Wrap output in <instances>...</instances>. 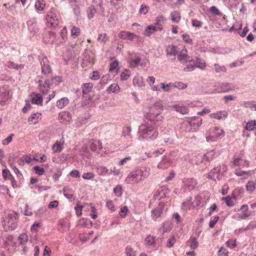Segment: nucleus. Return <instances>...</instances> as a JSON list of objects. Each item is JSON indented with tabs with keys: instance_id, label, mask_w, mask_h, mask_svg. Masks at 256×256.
Wrapping results in <instances>:
<instances>
[{
	"instance_id": "1",
	"label": "nucleus",
	"mask_w": 256,
	"mask_h": 256,
	"mask_svg": "<svg viewBox=\"0 0 256 256\" xmlns=\"http://www.w3.org/2000/svg\"><path fill=\"white\" fill-rule=\"evenodd\" d=\"M158 124L156 122H144L139 126L138 133L140 140H152L158 136L156 128Z\"/></svg>"
},
{
	"instance_id": "2",
	"label": "nucleus",
	"mask_w": 256,
	"mask_h": 256,
	"mask_svg": "<svg viewBox=\"0 0 256 256\" xmlns=\"http://www.w3.org/2000/svg\"><path fill=\"white\" fill-rule=\"evenodd\" d=\"M18 218V214L15 212L8 210L4 212L2 224L5 231L12 230L16 228Z\"/></svg>"
},
{
	"instance_id": "3",
	"label": "nucleus",
	"mask_w": 256,
	"mask_h": 256,
	"mask_svg": "<svg viewBox=\"0 0 256 256\" xmlns=\"http://www.w3.org/2000/svg\"><path fill=\"white\" fill-rule=\"evenodd\" d=\"M150 172V168L146 166L137 168L128 174L126 180L128 182L134 181L138 183L146 178L149 176Z\"/></svg>"
},
{
	"instance_id": "4",
	"label": "nucleus",
	"mask_w": 256,
	"mask_h": 256,
	"mask_svg": "<svg viewBox=\"0 0 256 256\" xmlns=\"http://www.w3.org/2000/svg\"><path fill=\"white\" fill-rule=\"evenodd\" d=\"M202 119L200 117L194 116L188 121L184 122L181 124V128L186 132L196 131L201 126Z\"/></svg>"
},
{
	"instance_id": "5",
	"label": "nucleus",
	"mask_w": 256,
	"mask_h": 256,
	"mask_svg": "<svg viewBox=\"0 0 256 256\" xmlns=\"http://www.w3.org/2000/svg\"><path fill=\"white\" fill-rule=\"evenodd\" d=\"M226 167L225 165L218 166L212 168L208 174V178L213 180H220L224 176V172L226 171Z\"/></svg>"
},
{
	"instance_id": "6",
	"label": "nucleus",
	"mask_w": 256,
	"mask_h": 256,
	"mask_svg": "<svg viewBox=\"0 0 256 256\" xmlns=\"http://www.w3.org/2000/svg\"><path fill=\"white\" fill-rule=\"evenodd\" d=\"M10 89L8 85H4L0 88V104L4 106L8 100Z\"/></svg>"
},
{
	"instance_id": "7",
	"label": "nucleus",
	"mask_w": 256,
	"mask_h": 256,
	"mask_svg": "<svg viewBox=\"0 0 256 256\" xmlns=\"http://www.w3.org/2000/svg\"><path fill=\"white\" fill-rule=\"evenodd\" d=\"M46 20L48 22V26L50 28H56L59 24V20L56 14L52 12L48 13L46 16Z\"/></svg>"
},
{
	"instance_id": "8",
	"label": "nucleus",
	"mask_w": 256,
	"mask_h": 256,
	"mask_svg": "<svg viewBox=\"0 0 256 256\" xmlns=\"http://www.w3.org/2000/svg\"><path fill=\"white\" fill-rule=\"evenodd\" d=\"M145 118L148 120V122H156L158 124V120H161L162 116L159 112H154L153 109H150V112L145 115Z\"/></svg>"
},
{
	"instance_id": "9",
	"label": "nucleus",
	"mask_w": 256,
	"mask_h": 256,
	"mask_svg": "<svg viewBox=\"0 0 256 256\" xmlns=\"http://www.w3.org/2000/svg\"><path fill=\"white\" fill-rule=\"evenodd\" d=\"M40 63L42 68V73L46 76L52 72L51 67L48 64V60L46 56H43L40 60Z\"/></svg>"
},
{
	"instance_id": "10",
	"label": "nucleus",
	"mask_w": 256,
	"mask_h": 256,
	"mask_svg": "<svg viewBox=\"0 0 256 256\" xmlns=\"http://www.w3.org/2000/svg\"><path fill=\"white\" fill-rule=\"evenodd\" d=\"M38 88L40 91L43 94H48L50 88V82L48 78H46L44 81L42 80H38Z\"/></svg>"
},
{
	"instance_id": "11",
	"label": "nucleus",
	"mask_w": 256,
	"mask_h": 256,
	"mask_svg": "<svg viewBox=\"0 0 256 256\" xmlns=\"http://www.w3.org/2000/svg\"><path fill=\"white\" fill-rule=\"evenodd\" d=\"M234 88V86L230 83L222 82L218 86V92H226Z\"/></svg>"
},
{
	"instance_id": "12",
	"label": "nucleus",
	"mask_w": 256,
	"mask_h": 256,
	"mask_svg": "<svg viewBox=\"0 0 256 256\" xmlns=\"http://www.w3.org/2000/svg\"><path fill=\"white\" fill-rule=\"evenodd\" d=\"M28 28L32 35H34L38 32L37 24L34 19L30 20L27 22Z\"/></svg>"
},
{
	"instance_id": "13",
	"label": "nucleus",
	"mask_w": 256,
	"mask_h": 256,
	"mask_svg": "<svg viewBox=\"0 0 256 256\" xmlns=\"http://www.w3.org/2000/svg\"><path fill=\"white\" fill-rule=\"evenodd\" d=\"M31 102L33 104L38 106H42L43 99L42 96L40 94L32 92L30 94Z\"/></svg>"
},
{
	"instance_id": "14",
	"label": "nucleus",
	"mask_w": 256,
	"mask_h": 256,
	"mask_svg": "<svg viewBox=\"0 0 256 256\" xmlns=\"http://www.w3.org/2000/svg\"><path fill=\"white\" fill-rule=\"evenodd\" d=\"M163 211V206L159 205L152 211V218L154 221L161 216Z\"/></svg>"
},
{
	"instance_id": "15",
	"label": "nucleus",
	"mask_w": 256,
	"mask_h": 256,
	"mask_svg": "<svg viewBox=\"0 0 256 256\" xmlns=\"http://www.w3.org/2000/svg\"><path fill=\"white\" fill-rule=\"evenodd\" d=\"M219 154L220 153L218 152H216L214 150H210L204 155L203 160L210 162L214 158H216Z\"/></svg>"
},
{
	"instance_id": "16",
	"label": "nucleus",
	"mask_w": 256,
	"mask_h": 256,
	"mask_svg": "<svg viewBox=\"0 0 256 256\" xmlns=\"http://www.w3.org/2000/svg\"><path fill=\"white\" fill-rule=\"evenodd\" d=\"M118 36L123 40H132L134 38H138V36L135 35L134 33L130 32L122 31L119 34Z\"/></svg>"
},
{
	"instance_id": "17",
	"label": "nucleus",
	"mask_w": 256,
	"mask_h": 256,
	"mask_svg": "<svg viewBox=\"0 0 256 256\" xmlns=\"http://www.w3.org/2000/svg\"><path fill=\"white\" fill-rule=\"evenodd\" d=\"M166 52L167 56H176L178 52V48L172 44L168 45L166 46Z\"/></svg>"
},
{
	"instance_id": "18",
	"label": "nucleus",
	"mask_w": 256,
	"mask_h": 256,
	"mask_svg": "<svg viewBox=\"0 0 256 256\" xmlns=\"http://www.w3.org/2000/svg\"><path fill=\"white\" fill-rule=\"evenodd\" d=\"M172 164L170 160L167 158L164 157L158 164V167L159 168L165 169L168 168Z\"/></svg>"
},
{
	"instance_id": "19",
	"label": "nucleus",
	"mask_w": 256,
	"mask_h": 256,
	"mask_svg": "<svg viewBox=\"0 0 256 256\" xmlns=\"http://www.w3.org/2000/svg\"><path fill=\"white\" fill-rule=\"evenodd\" d=\"M172 108L177 112L182 114H186L188 112V108L182 105L176 104L172 106Z\"/></svg>"
},
{
	"instance_id": "20",
	"label": "nucleus",
	"mask_w": 256,
	"mask_h": 256,
	"mask_svg": "<svg viewBox=\"0 0 256 256\" xmlns=\"http://www.w3.org/2000/svg\"><path fill=\"white\" fill-rule=\"evenodd\" d=\"M210 116L212 118L221 120L226 118L228 116V113L226 111H220L216 113L211 114H210Z\"/></svg>"
},
{
	"instance_id": "21",
	"label": "nucleus",
	"mask_w": 256,
	"mask_h": 256,
	"mask_svg": "<svg viewBox=\"0 0 256 256\" xmlns=\"http://www.w3.org/2000/svg\"><path fill=\"white\" fill-rule=\"evenodd\" d=\"M172 226L170 222H165L162 224V226L160 228L159 230L164 234L166 232H170L172 230Z\"/></svg>"
},
{
	"instance_id": "22",
	"label": "nucleus",
	"mask_w": 256,
	"mask_h": 256,
	"mask_svg": "<svg viewBox=\"0 0 256 256\" xmlns=\"http://www.w3.org/2000/svg\"><path fill=\"white\" fill-rule=\"evenodd\" d=\"M41 114L38 112L34 113L29 118L28 121L30 124H36L38 122V120L40 118Z\"/></svg>"
},
{
	"instance_id": "23",
	"label": "nucleus",
	"mask_w": 256,
	"mask_h": 256,
	"mask_svg": "<svg viewBox=\"0 0 256 256\" xmlns=\"http://www.w3.org/2000/svg\"><path fill=\"white\" fill-rule=\"evenodd\" d=\"M69 102L68 98H63L56 102V106L59 108H63L66 106Z\"/></svg>"
},
{
	"instance_id": "24",
	"label": "nucleus",
	"mask_w": 256,
	"mask_h": 256,
	"mask_svg": "<svg viewBox=\"0 0 256 256\" xmlns=\"http://www.w3.org/2000/svg\"><path fill=\"white\" fill-rule=\"evenodd\" d=\"M86 12L88 18L89 20H90L94 17L96 12V10L94 6H90L88 8Z\"/></svg>"
},
{
	"instance_id": "25",
	"label": "nucleus",
	"mask_w": 256,
	"mask_h": 256,
	"mask_svg": "<svg viewBox=\"0 0 256 256\" xmlns=\"http://www.w3.org/2000/svg\"><path fill=\"white\" fill-rule=\"evenodd\" d=\"M90 149L92 151L95 152L98 150H101L102 148V144L98 140H94L90 144Z\"/></svg>"
},
{
	"instance_id": "26",
	"label": "nucleus",
	"mask_w": 256,
	"mask_h": 256,
	"mask_svg": "<svg viewBox=\"0 0 256 256\" xmlns=\"http://www.w3.org/2000/svg\"><path fill=\"white\" fill-rule=\"evenodd\" d=\"M93 87L92 83L88 82L83 84L82 86V92L84 94H87L91 92L92 89Z\"/></svg>"
},
{
	"instance_id": "27",
	"label": "nucleus",
	"mask_w": 256,
	"mask_h": 256,
	"mask_svg": "<svg viewBox=\"0 0 256 256\" xmlns=\"http://www.w3.org/2000/svg\"><path fill=\"white\" fill-rule=\"evenodd\" d=\"M192 61L196 64V66L200 69H204L206 66L204 60H201L198 57H196V60Z\"/></svg>"
},
{
	"instance_id": "28",
	"label": "nucleus",
	"mask_w": 256,
	"mask_h": 256,
	"mask_svg": "<svg viewBox=\"0 0 256 256\" xmlns=\"http://www.w3.org/2000/svg\"><path fill=\"white\" fill-rule=\"evenodd\" d=\"M178 59L182 63L192 61V60L190 59V56L186 54L182 53V52H181L180 54H178Z\"/></svg>"
},
{
	"instance_id": "29",
	"label": "nucleus",
	"mask_w": 256,
	"mask_h": 256,
	"mask_svg": "<svg viewBox=\"0 0 256 256\" xmlns=\"http://www.w3.org/2000/svg\"><path fill=\"white\" fill-rule=\"evenodd\" d=\"M189 244V246L192 250L196 249L198 245V242L196 238H191L188 242Z\"/></svg>"
},
{
	"instance_id": "30",
	"label": "nucleus",
	"mask_w": 256,
	"mask_h": 256,
	"mask_svg": "<svg viewBox=\"0 0 256 256\" xmlns=\"http://www.w3.org/2000/svg\"><path fill=\"white\" fill-rule=\"evenodd\" d=\"M256 128V120H250L248 122L245 126L246 130L250 131L253 130Z\"/></svg>"
},
{
	"instance_id": "31",
	"label": "nucleus",
	"mask_w": 256,
	"mask_h": 256,
	"mask_svg": "<svg viewBox=\"0 0 256 256\" xmlns=\"http://www.w3.org/2000/svg\"><path fill=\"white\" fill-rule=\"evenodd\" d=\"M170 16L172 20L174 22L178 23L180 20V14L177 11H174V12L171 13Z\"/></svg>"
},
{
	"instance_id": "32",
	"label": "nucleus",
	"mask_w": 256,
	"mask_h": 256,
	"mask_svg": "<svg viewBox=\"0 0 256 256\" xmlns=\"http://www.w3.org/2000/svg\"><path fill=\"white\" fill-rule=\"evenodd\" d=\"M162 108V104L161 102H158L154 103V106L151 107L150 109H153V111L156 112H159L160 114Z\"/></svg>"
},
{
	"instance_id": "33",
	"label": "nucleus",
	"mask_w": 256,
	"mask_h": 256,
	"mask_svg": "<svg viewBox=\"0 0 256 256\" xmlns=\"http://www.w3.org/2000/svg\"><path fill=\"white\" fill-rule=\"evenodd\" d=\"M45 3L44 0H38L35 4L36 10L41 11L44 9Z\"/></svg>"
},
{
	"instance_id": "34",
	"label": "nucleus",
	"mask_w": 256,
	"mask_h": 256,
	"mask_svg": "<svg viewBox=\"0 0 256 256\" xmlns=\"http://www.w3.org/2000/svg\"><path fill=\"white\" fill-rule=\"evenodd\" d=\"M256 186V182L254 181H249L246 184L247 191L252 192L254 190Z\"/></svg>"
},
{
	"instance_id": "35",
	"label": "nucleus",
	"mask_w": 256,
	"mask_h": 256,
	"mask_svg": "<svg viewBox=\"0 0 256 256\" xmlns=\"http://www.w3.org/2000/svg\"><path fill=\"white\" fill-rule=\"evenodd\" d=\"M214 68L215 72L217 73L221 72H226V68L224 66H220L218 64H214Z\"/></svg>"
},
{
	"instance_id": "36",
	"label": "nucleus",
	"mask_w": 256,
	"mask_h": 256,
	"mask_svg": "<svg viewBox=\"0 0 256 256\" xmlns=\"http://www.w3.org/2000/svg\"><path fill=\"white\" fill-rule=\"evenodd\" d=\"M133 83L134 85L137 84L138 86H144V84L142 80V77L134 76L133 80Z\"/></svg>"
},
{
	"instance_id": "37",
	"label": "nucleus",
	"mask_w": 256,
	"mask_h": 256,
	"mask_svg": "<svg viewBox=\"0 0 256 256\" xmlns=\"http://www.w3.org/2000/svg\"><path fill=\"white\" fill-rule=\"evenodd\" d=\"M2 176L5 180L11 179L14 180V177L8 169H4L2 170Z\"/></svg>"
},
{
	"instance_id": "38",
	"label": "nucleus",
	"mask_w": 256,
	"mask_h": 256,
	"mask_svg": "<svg viewBox=\"0 0 256 256\" xmlns=\"http://www.w3.org/2000/svg\"><path fill=\"white\" fill-rule=\"evenodd\" d=\"M156 26L153 25H150L145 29L144 34L148 36H149L152 33V32L151 30H153V31H156Z\"/></svg>"
},
{
	"instance_id": "39",
	"label": "nucleus",
	"mask_w": 256,
	"mask_h": 256,
	"mask_svg": "<svg viewBox=\"0 0 256 256\" xmlns=\"http://www.w3.org/2000/svg\"><path fill=\"white\" fill-rule=\"evenodd\" d=\"M8 67L10 68H14L16 70L22 69L24 67V64H18L12 62H8Z\"/></svg>"
},
{
	"instance_id": "40",
	"label": "nucleus",
	"mask_w": 256,
	"mask_h": 256,
	"mask_svg": "<svg viewBox=\"0 0 256 256\" xmlns=\"http://www.w3.org/2000/svg\"><path fill=\"white\" fill-rule=\"evenodd\" d=\"M48 35L50 36V40L52 44H56L58 36L55 32L50 31L49 32Z\"/></svg>"
},
{
	"instance_id": "41",
	"label": "nucleus",
	"mask_w": 256,
	"mask_h": 256,
	"mask_svg": "<svg viewBox=\"0 0 256 256\" xmlns=\"http://www.w3.org/2000/svg\"><path fill=\"white\" fill-rule=\"evenodd\" d=\"M52 150L55 152H60L62 150V144L60 142H56L55 144H54L52 147Z\"/></svg>"
},
{
	"instance_id": "42",
	"label": "nucleus",
	"mask_w": 256,
	"mask_h": 256,
	"mask_svg": "<svg viewBox=\"0 0 256 256\" xmlns=\"http://www.w3.org/2000/svg\"><path fill=\"white\" fill-rule=\"evenodd\" d=\"M120 90V87L118 84H113L109 86L107 89L108 92L110 93V92H118Z\"/></svg>"
},
{
	"instance_id": "43",
	"label": "nucleus",
	"mask_w": 256,
	"mask_h": 256,
	"mask_svg": "<svg viewBox=\"0 0 256 256\" xmlns=\"http://www.w3.org/2000/svg\"><path fill=\"white\" fill-rule=\"evenodd\" d=\"M80 29L75 26H72L71 29V35L72 38H75L80 34Z\"/></svg>"
},
{
	"instance_id": "44",
	"label": "nucleus",
	"mask_w": 256,
	"mask_h": 256,
	"mask_svg": "<svg viewBox=\"0 0 256 256\" xmlns=\"http://www.w3.org/2000/svg\"><path fill=\"white\" fill-rule=\"evenodd\" d=\"M131 128L130 126L124 127L122 129V136L127 138H131Z\"/></svg>"
},
{
	"instance_id": "45",
	"label": "nucleus",
	"mask_w": 256,
	"mask_h": 256,
	"mask_svg": "<svg viewBox=\"0 0 256 256\" xmlns=\"http://www.w3.org/2000/svg\"><path fill=\"white\" fill-rule=\"evenodd\" d=\"M130 75V72L129 70H125L120 74L122 80H127Z\"/></svg>"
},
{
	"instance_id": "46",
	"label": "nucleus",
	"mask_w": 256,
	"mask_h": 256,
	"mask_svg": "<svg viewBox=\"0 0 256 256\" xmlns=\"http://www.w3.org/2000/svg\"><path fill=\"white\" fill-rule=\"evenodd\" d=\"M128 208L126 206H124L120 208V210L119 212L120 216L122 218H124L126 217L128 212Z\"/></svg>"
},
{
	"instance_id": "47",
	"label": "nucleus",
	"mask_w": 256,
	"mask_h": 256,
	"mask_svg": "<svg viewBox=\"0 0 256 256\" xmlns=\"http://www.w3.org/2000/svg\"><path fill=\"white\" fill-rule=\"evenodd\" d=\"M145 241L148 245L152 246L155 244V238L149 235L146 238Z\"/></svg>"
},
{
	"instance_id": "48",
	"label": "nucleus",
	"mask_w": 256,
	"mask_h": 256,
	"mask_svg": "<svg viewBox=\"0 0 256 256\" xmlns=\"http://www.w3.org/2000/svg\"><path fill=\"white\" fill-rule=\"evenodd\" d=\"M98 173L100 175H106L108 172V168L103 166H100L97 168Z\"/></svg>"
},
{
	"instance_id": "49",
	"label": "nucleus",
	"mask_w": 256,
	"mask_h": 256,
	"mask_svg": "<svg viewBox=\"0 0 256 256\" xmlns=\"http://www.w3.org/2000/svg\"><path fill=\"white\" fill-rule=\"evenodd\" d=\"M13 237L12 236H8L6 238V240L4 242V245L5 247L8 246L12 245L14 242H12Z\"/></svg>"
},
{
	"instance_id": "50",
	"label": "nucleus",
	"mask_w": 256,
	"mask_h": 256,
	"mask_svg": "<svg viewBox=\"0 0 256 256\" xmlns=\"http://www.w3.org/2000/svg\"><path fill=\"white\" fill-rule=\"evenodd\" d=\"M172 86V84L169 83L168 84H165L163 82L160 83V87L166 92H168L170 90L171 87Z\"/></svg>"
},
{
	"instance_id": "51",
	"label": "nucleus",
	"mask_w": 256,
	"mask_h": 256,
	"mask_svg": "<svg viewBox=\"0 0 256 256\" xmlns=\"http://www.w3.org/2000/svg\"><path fill=\"white\" fill-rule=\"evenodd\" d=\"M172 86L180 90H184L187 87V84L182 82H176L174 84H172Z\"/></svg>"
},
{
	"instance_id": "52",
	"label": "nucleus",
	"mask_w": 256,
	"mask_h": 256,
	"mask_svg": "<svg viewBox=\"0 0 256 256\" xmlns=\"http://www.w3.org/2000/svg\"><path fill=\"white\" fill-rule=\"evenodd\" d=\"M114 192L117 196H121L122 194V186L120 185L116 186L114 188Z\"/></svg>"
},
{
	"instance_id": "53",
	"label": "nucleus",
	"mask_w": 256,
	"mask_h": 256,
	"mask_svg": "<svg viewBox=\"0 0 256 256\" xmlns=\"http://www.w3.org/2000/svg\"><path fill=\"white\" fill-rule=\"evenodd\" d=\"M18 240L20 242V244H24L28 241V236L27 235L23 233L18 236Z\"/></svg>"
},
{
	"instance_id": "54",
	"label": "nucleus",
	"mask_w": 256,
	"mask_h": 256,
	"mask_svg": "<svg viewBox=\"0 0 256 256\" xmlns=\"http://www.w3.org/2000/svg\"><path fill=\"white\" fill-rule=\"evenodd\" d=\"M62 172L60 168H56V171L52 176L53 178L55 181L57 180L62 176Z\"/></svg>"
},
{
	"instance_id": "55",
	"label": "nucleus",
	"mask_w": 256,
	"mask_h": 256,
	"mask_svg": "<svg viewBox=\"0 0 256 256\" xmlns=\"http://www.w3.org/2000/svg\"><path fill=\"white\" fill-rule=\"evenodd\" d=\"M222 199L225 200V202L228 206H234V203L232 200V198L229 196L226 198H222Z\"/></svg>"
},
{
	"instance_id": "56",
	"label": "nucleus",
	"mask_w": 256,
	"mask_h": 256,
	"mask_svg": "<svg viewBox=\"0 0 256 256\" xmlns=\"http://www.w3.org/2000/svg\"><path fill=\"white\" fill-rule=\"evenodd\" d=\"M210 12L215 16H222V13L215 6H212L210 9Z\"/></svg>"
},
{
	"instance_id": "57",
	"label": "nucleus",
	"mask_w": 256,
	"mask_h": 256,
	"mask_svg": "<svg viewBox=\"0 0 256 256\" xmlns=\"http://www.w3.org/2000/svg\"><path fill=\"white\" fill-rule=\"evenodd\" d=\"M140 60L141 58L139 56H136L134 59H131L132 62L130 63V65L132 67H136L139 64Z\"/></svg>"
},
{
	"instance_id": "58",
	"label": "nucleus",
	"mask_w": 256,
	"mask_h": 256,
	"mask_svg": "<svg viewBox=\"0 0 256 256\" xmlns=\"http://www.w3.org/2000/svg\"><path fill=\"white\" fill-rule=\"evenodd\" d=\"M220 137V134L218 135L210 134L206 137V140L208 142L216 141L218 138Z\"/></svg>"
},
{
	"instance_id": "59",
	"label": "nucleus",
	"mask_w": 256,
	"mask_h": 256,
	"mask_svg": "<svg viewBox=\"0 0 256 256\" xmlns=\"http://www.w3.org/2000/svg\"><path fill=\"white\" fill-rule=\"evenodd\" d=\"M108 40V38L106 34H100L98 38V40L101 42L105 43Z\"/></svg>"
},
{
	"instance_id": "60",
	"label": "nucleus",
	"mask_w": 256,
	"mask_h": 256,
	"mask_svg": "<svg viewBox=\"0 0 256 256\" xmlns=\"http://www.w3.org/2000/svg\"><path fill=\"white\" fill-rule=\"evenodd\" d=\"M34 170H35V172L36 174H38L40 176H42L44 173V169L42 168H41L38 166H36L34 167Z\"/></svg>"
},
{
	"instance_id": "61",
	"label": "nucleus",
	"mask_w": 256,
	"mask_h": 256,
	"mask_svg": "<svg viewBox=\"0 0 256 256\" xmlns=\"http://www.w3.org/2000/svg\"><path fill=\"white\" fill-rule=\"evenodd\" d=\"M135 252L130 246H127L126 248V254L127 256H136Z\"/></svg>"
},
{
	"instance_id": "62",
	"label": "nucleus",
	"mask_w": 256,
	"mask_h": 256,
	"mask_svg": "<svg viewBox=\"0 0 256 256\" xmlns=\"http://www.w3.org/2000/svg\"><path fill=\"white\" fill-rule=\"evenodd\" d=\"M118 62L117 60H115L114 62H112L110 64V67L109 69V71L112 72L116 69V68L118 66Z\"/></svg>"
},
{
	"instance_id": "63",
	"label": "nucleus",
	"mask_w": 256,
	"mask_h": 256,
	"mask_svg": "<svg viewBox=\"0 0 256 256\" xmlns=\"http://www.w3.org/2000/svg\"><path fill=\"white\" fill-rule=\"evenodd\" d=\"M159 190L162 194L161 198L165 196L168 194V192L170 191L166 186H161Z\"/></svg>"
},
{
	"instance_id": "64",
	"label": "nucleus",
	"mask_w": 256,
	"mask_h": 256,
	"mask_svg": "<svg viewBox=\"0 0 256 256\" xmlns=\"http://www.w3.org/2000/svg\"><path fill=\"white\" fill-rule=\"evenodd\" d=\"M228 254L226 250L222 247L220 248L218 251V256H228Z\"/></svg>"
}]
</instances>
